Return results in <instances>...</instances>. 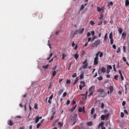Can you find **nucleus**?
<instances>
[{
	"label": "nucleus",
	"instance_id": "29",
	"mask_svg": "<svg viewBox=\"0 0 129 129\" xmlns=\"http://www.w3.org/2000/svg\"><path fill=\"white\" fill-rule=\"evenodd\" d=\"M97 78L99 81H100L101 80H102L103 79V77L102 76H100L99 77H97Z\"/></svg>",
	"mask_w": 129,
	"mask_h": 129
},
{
	"label": "nucleus",
	"instance_id": "45",
	"mask_svg": "<svg viewBox=\"0 0 129 129\" xmlns=\"http://www.w3.org/2000/svg\"><path fill=\"white\" fill-rule=\"evenodd\" d=\"M83 112V109L82 108H79L78 109V112Z\"/></svg>",
	"mask_w": 129,
	"mask_h": 129
},
{
	"label": "nucleus",
	"instance_id": "36",
	"mask_svg": "<svg viewBox=\"0 0 129 129\" xmlns=\"http://www.w3.org/2000/svg\"><path fill=\"white\" fill-rule=\"evenodd\" d=\"M84 7V6L83 5H82L81 6V7L80 8V10L81 11L83 9Z\"/></svg>",
	"mask_w": 129,
	"mask_h": 129
},
{
	"label": "nucleus",
	"instance_id": "9",
	"mask_svg": "<svg viewBox=\"0 0 129 129\" xmlns=\"http://www.w3.org/2000/svg\"><path fill=\"white\" fill-rule=\"evenodd\" d=\"M8 125L10 126H12L14 124L13 122L11 120H9L8 122Z\"/></svg>",
	"mask_w": 129,
	"mask_h": 129
},
{
	"label": "nucleus",
	"instance_id": "46",
	"mask_svg": "<svg viewBox=\"0 0 129 129\" xmlns=\"http://www.w3.org/2000/svg\"><path fill=\"white\" fill-rule=\"evenodd\" d=\"M100 51H99L98 52V53L96 54V55H95L96 56L95 57L99 58V57H98L99 55V54L100 53Z\"/></svg>",
	"mask_w": 129,
	"mask_h": 129
},
{
	"label": "nucleus",
	"instance_id": "23",
	"mask_svg": "<svg viewBox=\"0 0 129 129\" xmlns=\"http://www.w3.org/2000/svg\"><path fill=\"white\" fill-rule=\"evenodd\" d=\"M101 118L102 120H104L105 118V115H101Z\"/></svg>",
	"mask_w": 129,
	"mask_h": 129
},
{
	"label": "nucleus",
	"instance_id": "61",
	"mask_svg": "<svg viewBox=\"0 0 129 129\" xmlns=\"http://www.w3.org/2000/svg\"><path fill=\"white\" fill-rule=\"evenodd\" d=\"M118 75H116L114 76V79L116 80L118 78Z\"/></svg>",
	"mask_w": 129,
	"mask_h": 129
},
{
	"label": "nucleus",
	"instance_id": "14",
	"mask_svg": "<svg viewBox=\"0 0 129 129\" xmlns=\"http://www.w3.org/2000/svg\"><path fill=\"white\" fill-rule=\"evenodd\" d=\"M118 73L120 75V76L121 78V80H124V79L122 75V74L121 72L119 70V71H118Z\"/></svg>",
	"mask_w": 129,
	"mask_h": 129
},
{
	"label": "nucleus",
	"instance_id": "42",
	"mask_svg": "<svg viewBox=\"0 0 129 129\" xmlns=\"http://www.w3.org/2000/svg\"><path fill=\"white\" fill-rule=\"evenodd\" d=\"M97 10L99 12H100L101 11V8L99 7H97Z\"/></svg>",
	"mask_w": 129,
	"mask_h": 129
},
{
	"label": "nucleus",
	"instance_id": "12",
	"mask_svg": "<svg viewBox=\"0 0 129 129\" xmlns=\"http://www.w3.org/2000/svg\"><path fill=\"white\" fill-rule=\"evenodd\" d=\"M104 122L103 121H102L99 124V125L98 126L99 128L100 127V126L101 127H103V125H104Z\"/></svg>",
	"mask_w": 129,
	"mask_h": 129
},
{
	"label": "nucleus",
	"instance_id": "64",
	"mask_svg": "<svg viewBox=\"0 0 129 129\" xmlns=\"http://www.w3.org/2000/svg\"><path fill=\"white\" fill-rule=\"evenodd\" d=\"M112 47L113 48L115 49H116V47L115 45V44L113 45L112 46Z\"/></svg>",
	"mask_w": 129,
	"mask_h": 129
},
{
	"label": "nucleus",
	"instance_id": "17",
	"mask_svg": "<svg viewBox=\"0 0 129 129\" xmlns=\"http://www.w3.org/2000/svg\"><path fill=\"white\" fill-rule=\"evenodd\" d=\"M125 5L126 7L129 5V0H125Z\"/></svg>",
	"mask_w": 129,
	"mask_h": 129
},
{
	"label": "nucleus",
	"instance_id": "35",
	"mask_svg": "<svg viewBox=\"0 0 129 129\" xmlns=\"http://www.w3.org/2000/svg\"><path fill=\"white\" fill-rule=\"evenodd\" d=\"M49 66V64H47L46 66H42V67L45 69H47L48 68V66Z\"/></svg>",
	"mask_w": 129,
	"mask_h": 129
},
{
	"label": "nucleus",
	"instance_id": "27",
	"mask_svg": "<svg viewBox=\"0 0 129 129\" xmlns=\"http://www.w3.org/2000/svg\"><path fill=\"white\" fill-rule=\"evenodd\" d=\"M103 15L102 14H101L100 15V17L99 18V19L100 20H103Z\"/></svg>",
	"mask_w": 129,
	"mask_h": 129
},
{
	"label": "nucleus",
	"instance_id": "53",
	"mask_svg": "<svg viewBox=\"0 0 129 129\" xmlns=\"http://www.w3.org/2000/svg\"><path fill=\"white\" fill-rule=\"evenodd\" d=\"M124 113L122 112H121V117L122 118H123L124 117Z\"/></svg>",
	"mask_w": 129,
	"mask_h": 129
},
{
	"label": "nucleus",
	"instance_id": "49",
	"mask_svg": "<svg viewBox=\"0 0 129 129\" xmlns=\"http://www.w3.org/2000/svg\"><path fill=\"white\" fill-rule=\"evenodd\" d=\"M77 74L76 73H75L72 75V77L73 78L77 76Z\"/></svg>",
	"mask_w": 129,
	"mask_h": 129
},
{
	"label": "nucleus",
	"instance_id": "47",
	"mask_svg": "<svg viewBox=\"0 0 129 129\" xmlns=\"http://www.w3.org/2000/svg\"><path fill=\"white\" fill-rule=\"evenodd\" d=\"M126 104V102L124 101H123L122 102V105L123 106H124Z\"/></svg>",
	"mask_w": 129,
	"mask_h": 129
},
{
	"label": "nucleus",
	"instance_id": "44",
	"mask_svg": "<svg viewBox=\"0 0 129 129\" xmlns=\"http://www.w3.org/2000/svg\"><path fill=\"white\" fill-rule=\"evenodd\" d=\"M71 82V81L69 79H67L66 83L67 84H69Z\"/></svg>",
	"mask_w": 129,
	"mask_h": 129
},
{
	"label": "nucleus",
	"instance_id": "28",
	"mask_svg": "<svg viewBox=\"0 0 129 129\" xmlns=\"http://www.w3.org/2000/svg\"><path fill=\"white\" fill-rule=\"evenodd\" d=\"M97 38H98L97 36H94L93 37V38L91 41V42H92L95 39Z\"/></svg>",
	"mask_w": 129,
	"mask_h": 129
},
{
	"label": "nucleus",
	"instance_id": "5",
	"mask_svg": "<svg viewBox=\"0 0 129 129\" xmlns=\"http://www.w3.org/2000/svg\"><path fill=\"white\" fill-rule=\"evenodd\" d=\"M42 117L41 116H38L36 117L35 118H34L33 120H34V122L35 123H37L39 121V120L42 118Z\"/></svg>",
	"mask_w": 129,
	"mask_h": 129
},
{
	"label": "nucleus",
	"instance_id": "1",
	"mask_svg": "<svg viewBox=\"0 0 129 129\" xmlns=\"http://www.w3.org/2000/svg\"><path fill=\"white\" fill-rule=\"evenodd\" d=\"M104 90L100 89L97 90V92L100 93V96L102 97H104L106 96L107 94L104 91Z\"/></svg>",
	"mask_w": 129,
	"mask_h": 129
},
{
	"label": "nucleus",
	"instance_id": "40",
	"mask_svg": "<svg viewBox=\"0 0 129 129\" xmlns=\"http://www.w3.org/2000/svg\"><path fill=\"white\" fill-rule=\"evenodd\" d=\"M58 125H59L60 126V128H61V127L63 125V124H62L61 122H59L58 123Z\"/></svg>",
	"mask_w": 129,
	"mask_h": 129
},
{
	"label": "nucleus",
	"instance_id": "62",
	"mask_svg": "<svg viewBox=\"0 0 129 129\" xmlns=\"http://www.w3.org/2000/svg\"><path fill=\"white\" fill-rule=\"evenodd\" d=\"M124 112L125 113H126L127 115L128 114V112H127V111L126 109L124 110Z\"/></svg>",
	"mask_w": 129,
	"mask_h": 129
},
{
	"label": "nucleus",
	"instance_id": "41",
	"mask_svg": "<svg viewBox=\"0 0 129 129\" xmlns=\"http://www.w3.org/2000/svg\"><path fill=\"white\" fill-rule=\"evenodd\" d=\"M90 23L91 25H93L95 24V23L92 20L90 21Z\"/></svg>",
	"mask_w": 129,
	"mask_h": 129
},
{
	"label": "nucleus",
	"instance_id": "18",
	"mask_svg": "<svg viewBox=\"0 0 129 129\" xmlns=\"http://www.w3.org/2000/svg\"><path fill=\"white\" fill-rule=\"evenodd\" d=\"M84 74L83 72L81 73L80 76V80L84 78Z\"/></svg>",
	"mask_w": 129,
	"mask_h": 129
},
{
	"label": "nucleus",
	"instance_id": "22",
	"mask_svg": "<svg viewBox=\"0 0 129 129\" xmlns=\"http://www.w3.org/2000/svg\"><path fill=\"white\" fill-rule=\"evenodd\" d=\"M109 89L110 90V92L111 93L113 91V88L112 86H110L109 88Z\"/></svg>",
	"mask_w": 129,
	"mask_h": 129
},
{
	"label": "nucleus",
	"instance_id": "13",
	"mask_svg": "<svg viewBox=\"0 0 129 129\" xmlns=\"http://www.w3.org/2000/svg\"><path fill=\"white\" fill-rule=\"evenodd\" d=\"M84 28L83 27L82 28H80L79 30V34H82V33L83 31H84Z\"/></svg>",
	"mask_w": 129,
	"mask_h": 129
},
{
	"label": "nucleus",
	"instance_id": "20",
	"mask_svg": "<svg viewBox=\"0 0 129 129\" xmlns=\"http://www.w3.org/2000/svg\"><path fill=\"white\" fill-rule=\"evenodd\" d=\"M63 89L60 90L58 91V95H60L61 94V93L63 92Z\"/></svg>",
	"mask_w": 129,
	"mask_h": 129
},
{
	"label": "nucleus",
	"instance_id": "58",
	"mask_svg": "<svg viewBox=\"0 0 129 129\" xmlns=\"http://www.w3.org/2000/svg\"><path fill=\"white\" fill-rule=\"evenodd\" d=\"M108 68L109 69H110L111 70L112 69V67L111 65H109L108 66Z\"/></svg>",
	"mask_w": 129,
	"mask_h": 129
},
{
	"label": "nucleus",
	"instance_id": "60",
	"mask_svg": "<svg viewBox=\"0 0 129 129\" xmlns=\"http://www.w3.org/2000/svg\"><path fill=\"white\" fill-rule=\"evenodd\" d=\"M53 93L49 97V99L50 100H52V98L53 97Z\"/></svg>",
	"mask_w": 129,
	"mask_h": 129
},
{
	"label": "nucleus",
	"instance_id": "3",
	"mask_svg": "<svg viewBox=\"0 0 129 129\" xmlns=\"http://www.w3.org/2000/svg\"><path fill=\"white\" fill-rule=\"evenodd\" d=\"M76 121V118H72L69 121V123L70 125H74Z\"/></svg>",
	"mask_w": 129,
	"mask_h": 129
},
{
	"label": "nucleus",
	"instance_id": "43",
	"mask_svg": "<svg viewBox=\"0 0 129 129\" xmlns=\"http://www.w3.org/2000/svg\"><path fill=\"white\" fill-rule=\"evenodd\" d=\"M100 54L99 55V57H102L103 56V53L102 52H100Z\"/></svg>",
	"mask_w": 129,
	"mask_h": 129
},
{
	"label": "nucleus",
	"instance_id": "30",
	"mask_svg": "<svg viewBox=\"0 0 129 129\" xmlns=\"http://www.w3.org/2000/svg\"><path fill=\"white\" fill-rule=\"evenodd\" d=\"M78 33H79V30H77L76 31H75L74 33L73 34V36H74V35H76L78 34Z\"/></svg>",
	"mask_w": 129,
	"mask_h": 129
},
{
	"label": "nucleus",
	"instance_id": "57",
	"mask_svg": "<svg viewBox=\"0 0 129 129\" xmlns=\"http://www.w3.org/2000/svg\"><path fill=\"white\" fill-rule=\"evenodd\" d=\"M114 40L113 39H111L110 40V44L112 45L113 43Z\"/></svg>",
	"mask_w": 129,
	"mask_h": 129
},
{
	"label": "nucleus",
	"instance_id": "59",
	"mask_svg": "<svg viewBox=\"0 0 129 129\" xmlns=\"http://www.w3.org/2000/svg\"><path fill=\"white\" fill-rule=\"evenodd\" d=\"M66 56V55L64 54H62V59H63V60H64L65 57Z\"/></svg>",
	"mask_w": 129,
	"mask_h": 129
},
{
	"label": "nucleus",
	"instance_id": "31",
	"mask_svg": "<svg viewBox=\"0 0 129 129\" xmlns=\"http://www.w3.org/2000/svg\"><path fill=\"white\" fill-rule=\"evenodd\" d=\"M107 33H106L105 34V35L104 36V41H105L106 40L107 38Z\"/></svg>",
	"mask_w": 129,
	"mask_h": 129
},
{
	"label": "nucleus",
	"instance_id": "50",
	"mask_svg": "<svg viewBox=\"0 0 129 129\" xmlns=\"http://www.w3.org/2000/svg\"><path fill=\"white\" fill-rule=\"evenodd\" d=\"M123 51L124 52H126L125 51V49H126V47L125 46H123Z\"/></svg>",
	"mask_w": 129,
	"mask_h": 129
},
{
	"label": "nucleus",
	"instance_id": "32",
	"mask_svg": "<svg viewBox=\"0 0 129 129\" xmlns=\"http://www.w3.org/2000/svg\"><path fill=\"white\" fill-rule=\"evenodd\" d=\"M120 47H119L118 48L117 50V51L116 53H117L120 52Z\"/></svg>",
	"mask_w": 129,
	"mask_h": 129
},
{
	"label": "nucleus",
	"instance_id": "16",
	"mask_svg": "<svg viewBox=\"0 0 129 129\" xmlns=\"http://www.w3.org/2000/svg\"><path fill=\"white\" fill-rule=\"evenodd\" d=\"M85 82L83 83V85L82 86V85H80L79 86V88L80 90H81L82 88L85 87Z\"/></svg>",
	"mask_w": 129,
	"mask_h": 129
},
{
	"label": "nucleus",
	"instance_id": "37",
	"mask_svg": "<svg viewBox=\"0 0 129 129\" xmlns=\"http://www.w3.org/2000/svg\"><path fill=\"white\" fill-rule=\"evenodd\" d=\"M41 124L40 122L37 124L36 126L37 128H39L40 126L41 125Z\"/></svg>",
	"mask_w": 129,
	"mask_h": 129
},
{
	"label": "nucleus",
	"instance_id": "2",
	"mask_svg": "<svg viewBox=\"0 0 129 129\" xmlns=\"http://www.w3.org/2000/svg\"><path fill=\"white\" fill-rule=\"evenodd\" d=\"M100 41L99 40H96L92 44V47L93 48L96 47L98 45L100 44Z\"/></svg>",
	"mask_w": 129,
	"mask_h": 129
},
{
	"label": "nucleus",
	"instance_id": "15",
	"mask_svg": "<svg viewBox=\"0 0 129 129\" xmlns=\"http://www.w3.org/2000/svg\"><path fill=\"white\" fill-rule=\"evenodd\" d=\"M117 30L119 33L120 34H121L122 33V29L121 27H119L118 29Z\"/></svg>",
	"mask_w": 129,
	"mask_h": 129
},
{
	"label": "nucleus",
	"instance_id": "21",
	"mask_svg": "<svg viewBox=\"0 0 129 129\" xmlns=\"http://www.w3.org/2000/svg\"><path fill=\"white\" fill-rule=\"evenodd\" d=\"M113 36L112 32H111L110 33V34H109V38L110 39H113Z\"/></svg>",
	"mask_w": 129,
	"mask_h": 129
},
{
	"label": "nucleus",
	"instance_id": "25",
	"mask_svg": "<svg viewBox=\"0 0 129 129\" xmlns=\"http://www.w3.org/2000/svg\"><path fill=\"white\" fill-rule=\"evenodd\" d=\"M76 105L73 106L72 107V109L71 110V112L73 111L75 109L76 107Z\"/></svg>",
	"mask_w": 129,
	"mask_h": 129
},
{
	"label": "nucleus",
	"instance_id": "63",
	"mask_svg": "<svg viewBox=\"0 0 129 129\" xmlns=\"http://www.w3.org/2000/svg\"><path fill=\"white\" fill-rule=\"evenodd\" d=\"M91 34L92 36H94V31H92L91 32Z\"/></svg>",
	"mask_w": 129,
	"mask_h": 129
},
{
	"label": "nucleus",
	"instance_id": "7",
	"mask_svg": "<svg viewBox=\"0 0 129 129\" xmlns=\"http://www.w3.org/2000/svg\"><path fill=\"white\" fill-rule=\"evenodd\" d=\"M98 59L99 58L95 57L94 58V65H96L98 63Z\"/></svg>",
	"mask_w": 129,
	"mask_h": 129
},
{
	"label": "nucleus",
	"instance_id": "26",
	"mask_svg": "<svg viewBox=\"0 0 129 129\" xmlns=\"http://www.w3.org/2000/svg\"><path fill=\"white\" fill-rule=\"evenodd\" d=\"M79 78L78 77H77L75 79V80L73 84H75L76 83H77V82L79 80Z\"/></svg>",
	"mask_w": 129,
	"mask_h": 129
},
{
	"label": "nucleus",
	"instance_id": "24",
	"mask_svg": "<svg viewBox=\"0 0 129 129\" xmlns=\"http://www.w3.org/2000/svg\"><path fill=\"white\" fill-rule=\"evenodd\" d=\"M74 56L75 57L76 60H77V59L79 57V55L78 54H75L74 55Z\"/></svg>",
	"mask_w": 129,
	"mask_h": 129
},
{
	"label": "nucleus",
	"instance_id": "8",
	"mask_svg": "<svg viewBox=\"0 0 129 129\" xmlns=\"http://www.w3.org/2000/svg\"><path fill=\"white\" fill-rule=\"evenodd\" d=\"M95 88L94 86H92L89 89V91L93 92L94 91Z\"/></svg>",
	"mask_w": 129,
	"mask_h": 129
},
{
	"label": "nucleus",
	"instance_id": "52",
	"mask_svg": "<svg viewBox=\"0 0 129 129\" xmlns=\"http://www.w3.org/2000/svg\"><path fill=\"white\" fill-rule=\"evenodd\" d=\"M122 59H123V61L124 62H126V58L125 57H122Z\"/></svg>",
	"mask_w": 129,
	"mask_h": 129
},
{
	"label": "nucleus",
	"instance_id": "19",
	"mask_svg": "<svg viewBox=\"0 0 129 129\" xmlns=\"http://www.w3.org/2000/svg\"><path fill=\"white\" fill-rule=\"evenodd\" d=\"M88 66V63H86L85 64H84L82 66V68L85 69Z\"/></svg>",
	"mask_w": 129,
	"mask_h": 129
},
{
	"label": "nucleus",
	"instance_id": "56",
	"mask_svg": "<svg viewBox=\"0 0 129 129\" xmlns=\"http://www.w3.org/2000/svg\"><path fill=\"white\" fill-rule=\"evenodd\" d=\"M69 68H68V70H70V68L71 67V65L72 64V63L71 62H70L69 63Z\"/></svg>",
	"mask_w": 129,
	"mask_h": 129
},
{
	"label": "nucleus",
	"instance_id": "4",
	"mask_svg": "<svg viewBox=\"0 0 129 129\" xmlns=\"http://www.w3.org/2000/svg\"><path fill=\"white\" fill-rule=\"evenodd\" d=\"M106 70V69L104 67H103L99 70L98 73L99 74H100L102 73H104L105 72Z\"/></svg>",
	"mask_w": 129,
	"mask_h": 129
},
{
	"label": "nucleus",
	"instance_id": "6",
	"mask_svg": "<svg viewBox=\"0 0 129 129\" xmlns=\"http://www.w3.org/2000/svg\"><path fill=\"white\" fill-rule=\"evenodd\" d=\"M103 85L106 88H109L111 86L109 83L106 82L104 83Z\"/></svg>",
	"mask_w": 129,
	"mask_h": 129
},
{
	"label": "nucleus",
	"instance_id": "48",
	"mask_svg": "<svg viewBox=\"0 0 129 129\" xmlns=\"http://www.w3.org/2000/svg\"><path fill=\"white\" fill-rule=\"evenodd\" d=\"M67 94V93L66 92H64L63 94V97H64L66 96Z\"/></svg>",
	"mask_w": 129,
	"mask_h": 129
},
{
	"label": "nucleus",
	"instance_id": "51",
	"mask_svg": "<svg viewBox=\"0 0 129 129\" xmlns=\"http://www.w3.org/2000/svg\"><path fill=\"white\" fill-rule=\"evenodd\" d=\"M104 104L103 103H102L101 104V107L103 109H104Z\"/></svg>",
	"mask_w": 129,
	"mask_h": 129
},
{
	"label": "nucleus",
	"instance_id": "55",
	"mask_svg": "<svg viewBox=\"0 0 129 129\" xmlns=\"http://www.w3.org/2000/svg\"><path fill=\"white\" fill-rule=\"evenodd\" d=\"M104 9H105V6H104L102 7L101 8V10H102V12H104Z\"/></svg>",
	"mask_w": 129,
	"mask_h": 129
},
{
	"label": "nucleus",
	"instance_id": "11",
	"mask_svg": "<svg viewBox=\"0 0 129 129\" xmlns=\"http://www.w3.org/2000/svg\"><path fill=\"white\" fill-rule=\"evenodd\" d=\"M58 71V70H57L56 71H52V77H54L55 76L56 73Z\"/></svg>",
	"mask_w": 129,
	"mask_h": 129
},
{
	"label": "nucleus",
	"instance_id": "34",
	"mask_svg": "<svg viewBox=\"0 0 129 129\" xmlns=\"http://www.w3.org/2000/svg\"><path fill=\"white\" fill-rule=\"evenodd\" d=\"M92 122L91 121L87 123V125L88 126H91L92 125Z\"/></svg>",
	"mask_w": 129,
	"mask_h": 129
},
{
	"label": "nucleus",
	"instance_id": "38",
	"mask_svg": "<svg viewBox=\"0 0 129 129\" xmlns=\"http://www.w3.org/2000/svg\"><path fill=\"white\" fill-rule=\"evenodd\" d=\"M109 113H108L107 114H106L105 115V118H106L107 119H108V118L109 116Z\"/></svg>",
	"mask_w": 129,
	"mask_h": 129
},
{
	"label": "nucleus",
	"instance_id": "10",
	"mask_svg": "<svg viewBox=\"0 0 129 129\" xmlns=\"http://www.w3.org/2000/svg\"><path fill=\"white\" fill-rule=\"evenodd\" d=\"M126 33H125L124 32H123V33L122 34V38H123V40L125 39V37L126 36Z\"/></svg>",
	"mask_w": 129,
	"mask_h": 129
},
{
	"label": "nucleus",
	"instance_id": "54",
	"mask_svg": "<svg viewBox=\"0 0 129 129\" xmlns=\"http://www.w3.org/2000/svg\"><path fill=\"white\" fill-rule=\"evenodd\" d=\"M93 92H90V93H89V95H88V96H91L92 95V94H93Z\"/></svg>",
	"mask_w": 129,
	"mask_h": 129
},
{
	"label": "nucleus",
	"instance_id": "39",
	"mask_svg": "<svg viewBox=\"0 0 129 129\" xmlns=\"http://www.w3.org/2000/svg\"><path fill=\"white\" fill-rule=\"evenodd\" d=\"M94 108H92L91 109V114H92L94 112Z\"/></svg>",
	"mask_w": 129,
	"mask_h": 129
},
{
	"label": "nucleus",
	"instance_id": "33",
	"mask_svg": "<svg viewBox=\"0 0 129 129\" xmlns=\"http://www.w3.org/2000/svg\"><path fill=\"white\" fill-rule=\"evenodd\" d=\"M38 105L36 103L35 104L34 108L36 109H38Z\"/></svg>",
	"mask_w": 129,
	"mask_h": 129
}]
</instances>
